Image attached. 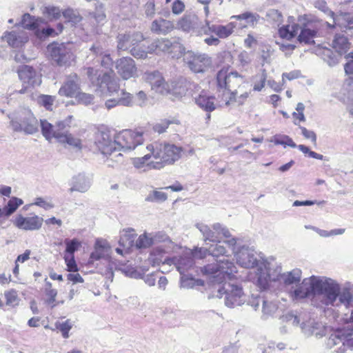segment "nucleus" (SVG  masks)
<instances>
[{
	"instance_id": "1",
	"label": "nucleus",
	"mask_w": 353,
	"mask_h": 353,
	"mask_svg": "<svg viewBox=\"0 0 353 353\" xmlns=\"http://www.w3.org/2000/svg\"><path fill=\"white\" fill-rule=\"evenodd\" d=\"M293 300L299 301L314 295L319 301L317 306L348 307L352 301L353 295L348 288L340 287L339 283L325 276H312L304 279L296 288L290 292Z\"/></svg>"
},
{
	"instance_id": "2",
	"label": "nucleus",
	"mask_w": 353,
	"mask_h": 353,
	"mask_svg": "<svg viewBox=\"0 0 353 353\" xmlns=\"http://www.w3.org/2000/svg\"><path fill=\"white\" fill-rule=\"evenodd\" d=\"M201 274L206 276L212 283H223L217 288L219 298L225 295V304L227 307L233 308L248 303L241 285L227 281L236 278V267L228 259L220 261L216 263L208 264L200 268Z\"/></svg>"
},
{
	"instance_id": "3",
	"label": "nucleus",
	"mask_w": 353,
	"mask_h": 353,
	"mask_svg": "<svg viewBox=\"0 0 353 353\" xmlns=\"http://www.w3.org/2000/svg\"><path fill=\"white\" fill-rule=\"evenodd\" d=\"M143 142V133L131 130H124L118 133L109 130L100 131L95 138V145L103 154H111L116 150L131 151Z\"/></svg>"
},
{
	"instance_id": "4",
	"label": "nucleus",
	"mask_w": 353,
	"mask_h": 353,
	"mask_svg": "<svg viewBox=\"0 0 353 353\" xmlns=\"http://www.w3.org/2000/svg\"><path fill=\"white\" fill-rule=\"evenodd\" d=\"M217 86L223 90L219 94V105L221 107L242 105L249 93L244 92L239 94L236 88L245 82L244 78L236 72H228V69H222L216 74Z\"/></svg>"
},
{
	"instance_id": "5",
	"label": "nucleus",
	"mask_w": 353,
	"mask_h": 353,
	"mask_svg": "<svg viewBox=\"0 0 353 353\" xmlns=\"http://www.w3.org/2000/svg\"><path fill=\"white\" fill-rule=\"evenodd\" d=\"M112 72H107L99 69L89 67L87 68V75L95 91L101 94L114 96L117 94L119 98V104L124 106H132L133 105L132 95L121 90L119 94V80L112 76Z\"/></svg>"
},
{
	"instance_id": "6",
	"label": "nucleus",
	"mask_w": 353,
	"mask_h": 353,
	"mask_svg": "<svg viewBox=\"0 0 353 353\" xmlns=\"http://www.w3.org/2000/svg\"><path fill=\"white\" fill-rule=\"evenodd\" d=\"M157 161L153 166L161 169L167 165H172L182 156L183 148L174 144L165 142H154L145 148Z\"/></svg>"
},
{
	"instance_id": "7",
	"label": "nucleus",
	"mask_w": 353,
	"mask_h": 353,
	"mask_svg": "<svg viewBox=\"0 0 353 353\" xmlns=\"http://www.w3.org/2000/svg\"><path fill=\"white\" fill-rule=\"evenodd\" d=\"M196 228L200 231L205 242L207 241L216 242L221 239V236L225 239L223 243L232 250L237 243V239L232 236L226 227L219 223L213 224L212 227L203 223H198L196 224Z\"/></svg>"
},
{
	"instance_id": "8",
	"label": "nucleus",
	"mask_w": 353,
	"mask_h": 353,
	"mask_svg": "<svg viewBox=\"0 0 353 353\" xmlns=\"http://www.w3.org/2000/svg\"><path fill=\"white\" fill-rule=\"evenodd\" d=\"M248 305L252 307L255 311L261 310V319L267 320L273 317L278 310V304L273 301H269L260 294H252L248 299Z\"/></svg>"
},
{
	"instance_id": "9",
	"label": "nucleus",
	"mask_w": 353,
	"mask_h": 353,
	"mask_svg": "<svg viewBox=\"0 0 353 353\" xmlns=\"http://www.w3.org/2000/svg\"><path fill=\"white\" fill-rule=\"evenodd\" d=\"M51 59L59 65H66L74 59L72 44L52 43L47 47Z\"/></svg>"
},
{
	"instance_id": "10",
	"label": "nucleus",
	"mask_w": 353,
	"mask_h": 353,
	"mask_svg": "<svg viewBox=\"0 0 353 353\" xmlns=\"http://www.w3.org/2000/svg\"><path fill=\"white\" fill-rule=\"evenodd\" d=\"M10 123L14 131H23L27 134H33L37 130V121L36 118L28 111H23L13 115L11 118Z\"/></svg>"
},
{
	"instance_id": "11",
	"label": "nucleus",
	"mask_w": 353,
	"mask_h": 353,
	"mask_svg": "<svg viewBox=\"0 0 353 353\" xmlns=\"http://www.w3.org/2000/svg\"><path fill=\"white\" fill-rule=\"evenodd\" d=\"M184 63L192 72L199 73L210 67L212 59L206 54L188 50L184 54Z\"/></svg>"
},
{
	"instance_id": "12",
	"label": "nucleus",
	"mask_w": 353,
	"mask_h": 353,
	"mask_svg": "<svg viewBox=\"0 0 353 353\" xmlns=\"http://www.w3.org/2000/svg\"><path fill=\"white\" fill-rule=\"evenodd\" d=\"M237 263L245 268H252L263 262L259 259V255L252 248L242 246L235 253Z\"/></svg>"
},
{
	"instance_id": "13",
	"label": "nucleus",
	"mask_w": 353,
	"mask_h": 353,
	"mask_svg": "<svg viewBox=\"0 0 353 353\" xmlns=\"http://www.w3.org/2000/svg\"><path fill=\"white\" fill-rule=\"evenodd\" d=\"M143 79L151 85L152 90L161 94H168L170 91V83L165 82L159 71H148L143 74Z\"/></svg>"
},
{
	"instance_id": "14",
	"label": "nucleus",
	"mask_w": 353,
	"mask_h": 353,
	"mask_svg": "<svg viewBox=\"0 0 353 353\" xmlns=\"http://www.w3.org/2000/svg\"><path fill=\"white\" fill-rule=\"evenodd\" d=\"M118 74L124 80L137 77V68L134 61L130 57H123L116 62Z\"/></svg>"
},
{
	"instance_id": "15",
	"label": "nucleus",
	"mask_w": 353,
	"mask_h": 353,
	"mask_svg": "<svg viewBox=\"0 0 353 353\" xmlns=\"http://www.w3.org/2000/svg\"><path fill=\"white\" fill-rule=\"evenodd\" d=\"M273 279L271 277L268 268L263 261L256 266L254 274L251 273L250 274V279L252 282L262 290H265L270 282L274 281Z\"/></svg>"
},
{
	"instance_id": "16",
	"label": "nucleus",
	"mask_w": 353,
	"mask_h": 353,
	"mask_svg": "<svg viewBox=\"0 0 353 353\" xmlns=\"http://www.w3.org/2000/svg\"><path fill=\"white\" fill-rule=\"evenodd\" d=\"M143 40V35L141 32L120 33L117 36V48L119 50H127Z\"/></svg>"
},
{
	"instance_id": "17",
	"label": "nucleus",
	"mask_w": 353,
	"mask_h": 353,
	"mask_svg": "<svg viewBox=\"0 0 353 353\" xmlns=\"http://www.w3.org/2000/svg\"><path fill=\"white\" fill-rule=\"evenodd\" d=\"M175 264L178 271L181 274V285L183 288H191L193 286L192 279L185 277L184 272L193 265V260L191 256L184 255L180 258H174L172 260Z\"/></svg>"
},
{
	"instance_id": "18",
	"label": "nucleus",
	"mask_w": 353,
	"mask_h": 353,
	"mask_svg": "<svg viewBox=\"0 0 353 353\" xmlns=\"http://www.w3.org/2000/svg\"><path fill=\"white\" fill-rule=\"evenodd\" d=\"M2 39L13 48H21L28 41V33L23 30H14L10 32H6Z\"/></svg>"
},
{
	"instance_id": "19",
	"label": "nucleus",
	"mask_w": 353,
	"mask_h": 353,
	"mask_svg": "<svg viewBox=\"0 0 353 353\" xmlns=\"http://www.w3.org/2000/svg\"><path fill=\"white\" fill-rule=\"evenodd\" d=\"M80 90L79 79L76 74H71L59 90V94L65 97H75Z\"/></svg>"
},
{
	"instance_id": "20",
	"label": "nucleus",
	"mask_w": 353,
	"mask_h": 353,
	"mask_svg": "<svg viewBox=\"0 0 353 353\" xmlns=\"http://www.w3.org/2000/svg\"><path fill=\"white\" fill-rule=\"evenodd\" d=\"M18 74L20 80L26 85V87L38 86L41 83V76L31 66H21L18 70Z\"/></svg>"
},
{
	"instance_id": "21",
	"label": "nucleus",
	"mask_w": 353,
	"mask_h": 353,
	"mask_svg": "<svg viewBox=\"0 0 353 353\" xmlns=\"http://www.w3.org/2000/svg\"><path fill=\"white\" fill-rule=\"evenodd\" d=\"M43 219L37 215L24 217L18 215L14 221V225L19 229L24 230H39L43 223Z\"/></svg>"
},
{
	"instance_id": "22",
	"label": "nucleus",
	"mask_w": 353,
	"mask_h": 353,
	"mask_svg": "<svg viewBox=\"0 0 353 353\" xmlns=\"http://www.w3.org/2000/svg\"><path fill=\"white\" fill-rule=\"evenodd\" d=\"M207 30H204V33L208 34L209 33H214L218 37L221 39H225L230 36L234 28L236 23L234 22H230L225 26L223 25H210L208 21L206 22Z\"/></svg>"
},
{
	"instance_id": "23",
	"label": "nucleus",
	"mask_w": 353,
	"mask_h": 353,
	"mask_svg": "<svg viewBox=\"0 0 353 353\" xmlns=\"http://www.w3.org/2000/svg\"><path fill=\"white\" fill-rule=\"evenodd\" d=\"M92 179L88 176L84 174H78L74 176L70 182V188L69 191L72 192L74 191L79 192L81 193L86 192L90 188Z\"/></svg>"
},
{
	"instance_id": "24",
	"label": "nucleus",
	"mask_w": 353,
	"mask_h": 353,
	"mask_svg": "<svg viewBox=\"0 0 353 353\" xmlns=\"http://www.w3.org/2000/svg\"><path fill=\"white\" fill-rule=\"evenodd\" d=\"M219 97L216 99L213 96H210L204 92L194 98L196 104L207 112H212L217 107H221L219 105Z\"/></svg>"
},
{
	"instance_id": "25",
	"label": "nucleus",
	"mask_w": 353,
	"mask_h": 353,
	"mask_svg": "<svg viewBox=\"0 0 353 353\" xmlns=\"http://www.w3.org/2000/svg\"><path fill=\"white\" fill-rule=\"evenodd\" d=\"M94 248V251L90 254V259L92 261L107 258L110 254L111 248L105 239H97Z\"/></svg>"
},
{
	"instance_id": "26",
	"label": "nucleus",
	"mask_w": 353,
	"mask_h": 353,
	"mask_svg": "<svg viewBox=\"0 0 353 353\" xmlns=\"http://www.w3.org/2000/svg\"><path fill=\"white\" fill-rule=\"evenodd\" d=\"M301 270L296 268L292 271L279 274L276 278L274 277L273 280L283 282L285 285H297L301 281Z\"/></svg>"
},
{
	"instance_id": "27",
	"label": "nucleus",
	"mask_w": 353,
	"mask_h": 353,
	"mask_svg": "<svg viewBox=\"0 0 353 353\" xmlns=\"http://www.w3.org/2000/svg\"><path fill=\"white\" fill-rule=\"evenodd\" d=\"M174 28V24L172 21L161 18L153 21L151 25L152 32L162 34L170 32Z\"/></svg>"
},
{
	"instance_id": "28",
	"label": "nucleus",
	"mask_w": 353,
	"mask_h": 353,
	"mask_svg": "<svg viewBox=\"0 0 353 353\" xmlns=\"http://www.w3.org/2000/svg\"><path fill=\"white\" fill-rule=\"evenodd\" d=\"M310 326H312V329H307L305 323L301 324V328L302 332L306 336L315 335L316 337H322L325 334V330L324 326L319 322L314 321V320H309Z\"/></svg>"
},
{
	"instance_id": "29",
	"label": "nucleus",
	"mask_w": 353,
	"mask_h": 353,
	"mask_svg": "<svg viewBox=\"0 0 353 353\" xmlns=\"http://www.w3.org/2000/svg\"><path fill=\"white\" fill-rule=\"evenodd\" d=\"M198 21L199 19L195 14H187L178 21L176 28L185 32H190L197 26Z\"/></svg>"
},
{
	"instance_id": "30",
	"label": "nucleus",
	"mask_w": 353,
	"mask_h": 353,
	"mask_svg": "<svg viewBox=\"0 0 353 353\" xmlns=\"http://www.w3.org/2000/svg\"><path fill=\"white\" fill-rule=\"evenodd\" d=\"M333 19L334 26H339L340 28H345L348 29H353V17L349 13H340L331 17Z\"/></svg>"
},
{
	"instance_id": "31",
	"label": "nucleus",
	"mask_w": 353,
	"mask_h": 353,
	"mask_svg": "<svg viewBox=\"0 0 353 353\" xmlns=\"http://www.w3.org/2000/svg\"><path fill=\"white\" fill-rule=\"evenodd\" d=\"M152 157L150 152L145 154L142 157H135L132 159L133 165L137 169H143L145 171L150 169H156L153 165L155 161H149Z\"/></svg>"
},
{
	"instance_id": "32",
	"label": "nucleus",
	"mask_w": 353,
	"mask_h": 353,
	"mask_svg": "<svg viewBox=\"0 0 353 353\" xmlns=\"http://www.w3.org/2000/svg\"><path fill=\"white\" fill-rule=\"evenodd\" d=\"M172 42L168 39H158L149 45V52L157 54L159 52L168 53L172 46Z\"/></svg>"
},
{
	"instance_id": "33",
	"label": "nucleus",
	"mask_w": 353,
	"mask_h": 353,
	"mask_svg": "<svg viewBox=\"0 0 353 353\" xmlns=\"http://www.w3.org/2000/svg\"><path fill=\"white\" fill-rule=\"evenodd\" d=\"M350 45L347 39L341 34H336L332 44V48L339 54L346 53L350 48Z\"/></svg>"
},
{
	"instance_id": "34",
	"label": "nucleus",
	"mask_w": 353,
	"mask_h": 353,
	"mask_svg": "<svg viewBox=\"0 0 353 353\" xmlns=\"http://www.w3.org/2000/svg\"><path fill=\"white\" fill-rule=\"evenodd\" d=\"M57 140L61 143H68L69 145L78 150H81L82 148L81 141L68 132L57 134Z\"/></svg>"
},
{
	"instance_id": "35",
	"label": "nucleus",
	"mask_w": 353,
	"mask_h": 353,
	"mask_svg": "<svg viewBox=\"0 0 353 353\" xmlns=\"http://www.w3.org/2000/svg\"><path fill=\"white\" fill-rule=\"evenodd\" d=\"M136 234L134 230L131 228L123 230L121 232V237L119 239V245L122 246L125 250H129L132 247Z\"/></svg>"
},
{
	"instance_id": "36",
	"label": "nucleus",
	"mask_w": 353,
	"mask_h": 353,
	"mask_svg": "<svg viewBox=\"0 0 353 353\" xmlns=\"http://www.w3.org/2000/svg\"><path fill=\"white\" fill-rule=\"evenodd\" d=\"M268 74L265 69H262L259 72L252 77L251 82L253 90L261 92L265 87L267 81Z\"/></svg>"
},
{
	"instance_id": "37",
	"label": "nucleus",
	"mask_w": 353,
	"mask_h": 353,
	"mask_svg": "<svg viewBox=\"0 0 353 353\" xmlns=\"http://www.w3.org/2000/svg\"><path fill=\"white\" fill-rule=\"evenodd\" d=\"M299 30L300 27L298 24H288L280 28L279 34L281 38L290 40L297 34Z\"/></svg>"
},
{
	"instance_id": "38",
	"label": "nucleus",
	"mask_w": 353,
	"mask_h": 353,
	"mask_svg": "<svg viewBox=\"0 0 353 353\" xmlns=\"http://www.w3.org/2000/svg\"><path fill=\"white\" fill-rule=\"evenodd\" d=\"M43 22V19L39 18L35 19L28 13L23 14L21 20V24L24 28L35 31Z\"/></svg>"
},
{
	"instance_id": "39",
	"label": "nucleus",
	"mask_w": 353,
	"mask_h": 353,
	"mask_svg": "<svg viewBox=\"0 0 353 353\" xmlns=\"http://www.w3.org/2000/svg\"><path fill=\"white\" fill-rule=\"evenodd\" d=\"M41 127L43 135L48 140H50L53 137L57 139V134L60 133L59 130H55L54 125L46 120L41 121Z\"/></svg>"
},
{
	"instance_id": "40",
	"label": "nucleus",
	"mask_w": 353,
	"mask_h": 353,
	"mask_svg": "<svg viewBox=\"0 0 353 353\" xmlns=\"http://www.w3.org/2000/svg\"><path fill=\"white\" fill-rule=\"evenodd\" d=\"M170 91L168 94H172L176 97H181L184 95L188 90L187 83L183 80L177 82H172L170 83Z\"/></svg>"
},
{
	"instance_id": "41",
	"label": "nucleus",
	"mask_w": 353,
	"mask_h": 353,
	"mask_svg": "<svg viewBox=\"0 0 353 353\" xmlns=\"http://www.w3.org/2000/svg\"><path fill=\"white\" fill-rule=\"evenodd\" d=\"M170 260L163 259V252L162 250H154L148 258V261L152 266L159 265L161 263H168Z\"/></svg>"
},
{
	"instance_id": "42",
	"label": "nucleus",
	"mask_w": 353,
	"mask_h": 353,
	"mask_svg": "<svg viewBox=\"0 0 353 353\" xmlns=\"http://www.w3.org/2000/svg\"><path fill=\"white\" fill-rule=\"evenodd\" d=\"M214 243H215L212 244L208 247L209 255L218 257L219 256H223L227 254V250L220 241V239Z\"/></svg>"
},
{
	"instance_id": "43",
	"label": "nucleus",
	"mask_w": 353,
	"mask_h": 353,
	"mask_svg": "<svg viewBox=\"0 0 353 353\" xmlns=\"http://www.w3.org/2000/svg\"><path fill=\"white\" fill-rule=\"evenodd\" d=\"M56 97L48 94H41L38 96L37 101L38 104L44 107L47 110H52L55 102Z\"/></svg>"
},
{
	"instance_id": "44",
	"label": "nucleus",
	"mask_w": 353,
	"mask_h": 353,
	"mask_svg": "<svg viewBox=\"0 0 353 353\" xmlns=\"http://www.w3.org/2000/svg\"><path fill=\"white\" fill-rule=\"evenodd\" d=\"M23 200L17 197L11 198L8 202L7 205L2 209L3 215L10 216L14 213L19 206L23 204Z\"/></svg>"
},
{
	"instance_id": "45",
	"label": "nucleus",
	"mask_w": 353,
	"mask_h": 353,
	"mask_svg": "<svg viewBox=\"0 0 353 353\" xmlns=\"http://www.w3.org/2000/svg\"><path fill=\"white\" fill-rule=\"evenodd\" d=\"M271 141L274 142L275 145H281L284 148L290 146L291 148H296V144L293 140L287 135L276 134L272 138Z\"/></svg>"
},
{
	"instance_id": "46",
	"label": "nucleus",
	"mask_w": 353,
	"mask_h": 353,
	"mask_svg": "<svg viewBox=\"0 0 353 353\" xmlns=\"http://www.w3.org/2000/svg\"><path fill=\"white\" fill-rule=\"evenodd\" d=\"M62 14L65 21L71 23L72 25L77 24L82 19V17L77 10L70 8L65 10Z\"/></svg>"
},
{
	"instance_id": "47",
	"label": "nucleus",
	"mask_w": 353,
	"mask_h": 353,
	"mask_svg": "<svg viewBox=\"0 0 353 353\" xmlns=\"http://www.w3.org/2000/svg\"><path fill=\"white\" fill-rule=\"evenodd\" d=\"M316 32L307 28L301 30L299 35V41L305 43H311L314 42V38L316 37Z\"/></svg>"
},
{
	"instance_id": "48",
	"label": "nucleus",
	"mask_w": 353,
	"mask_h": 353,
	"mask_svg": "<svg viewBox=\"0 0 353 353\" xmlns=\"http://www.w3.org/2000/svg\"><path fill=\"white\" fill-rule=\"evenodd\" d=\"M131 54L137 59H145L148 57V54L152 52H149V45L145 47V46H139V43L130 49Z\"/></svg>"
},
{
	"instance_id": "49",
	"label": "nucleus",
	"mask_w": 353,
	"mask_h": 353,
	"mask_svg": "<svg viewBox=\"0 0 353 353\" xmlns=\"http://www.w3.org/2000/svg\"><path fill=\"white\" fill-rule=\"evenodd\" d=\"M153 245L150 233H144L139 236L135 243L137 248H147Z\"/></svg>"
},
{
	"instance_id": "50",
	"label": "nucleus",
	"mask_w": 353,
	"mask_h": 353,
	"mask_svg": "<svg viewBox=\"0 0 353 353\" xmlns=\"http://www.w3.org/2000/svg\"><path fill=\"white\" fill-rule=\"evenodd\" d=\"M185 52V48L183 45L176 41L172 42V46L168 52V53L171 54L172 57L174 59H179L182 56L184 58V54Z\"/></svg>"
},
{
	"instance_id": "51",
	"label": "nucleus",
	"mask_w": 353,
	"mask_h": 353,
	"mask_svg": "<svg viewBox=\"0 0 353 353\" xmlns=\"http://www.w3.org/2000/svg\"><path fill=\"white\" fill-rule=\"evenodd\" d=\"M72 323L70 319H67L64 321H57L55 323V327L59 330L64 339L69 338V332L72 327Z\"/></svg>"
},
{
	"instance_id": "52",
	"label": "nucleus",
	"mask_w": 353,
	"mask_h": 353,
	"mask_svg": "<svg viewBox=\"0 0 353 353\" xmlns=\"http://www.w3.org/2000/svg\"><path fill=\"white\" fill-rule=\"evenodd\" d=\"M230 19H235L237 20H246L248 23L254 25L258 21L259 16L256 13L245 12L239 15H233L230 17Z\"/></svg>"
},
{
	"instance_id": "53",
	"label": "nucleus",
	"mask_w": 353,
	"mask_h": 353,
	"mask_svg": "<svg viewBox=\"0 0 353 353\" xmlns=\"http://www.w3.org/2000/svg\"><path fill=\"white\" fill-rule=\"evenodd\" d=\"M323 55L324 60L327 64L332 66L339 63L341 54H335L330 49L325 48L323 50Z\"/></svg>"
},
{
	"instance_id": "54",
	"label": "nucleus",
	"mask_w": 353,
	"mask_h": 353,
	"mask_svg": "<svg viewBox=\"0 0 353 353\" xmlns=\"http://www.w3.org/2000/svg\"><path fill=\"white\" fill-rule=\"evenodd\" d=\"M167 199L168 196L165 192L155 190L148 194L145 201L149 202H163Z\"/></svg>"
},
{
	"instance_id": "55",
	"label": "nucleus",
	"mask_w": 353,
	"mask_h": 353,
	"mask_svg": "<svg viewBox=\"0 0 353 353\" xmlns=\"http://www.w3.org/2000/svg\"><path fill=\"white\" fill-rule=\"evenodd\" d=\"M4 296L6 298V305L14 306L19 304V298L18 296L17 292L15 290L11 289L5 291Z\"/></svg>"
},
{
	"instance_id": "56",
	"label": "nucleus",
	"mask_w": 353,
	"mask_h": 353,
	"mask_svg": "<svg viewBox=\"0 0 353 353\" xmlns=\"http://www.w3.org/2000/svg\"><path fill=\"white\" fill-rule=\"evenodd\" d=\"M311 228L322 237L343 234L345 231L344 228L334 229L330 231L321 230L316 227H311Z\"/></svg>"
},
{
	"instance_id": "57",
	"label": "nucleus",
	"mask_w": 353,
	"mask_h": 353,
	"mask_svg": "<svg viewBox=\"0 0 353 353\" xmlns=\"http://www.w3.org/2000/svg\"><path fill=\"white\" fill-rule=\"evenodd\" d=\"M268 19L275 23L276 26H279L283 21V15L277 10L272 9L270 10L266 14Z\"/></svg>"
},
{
	"instance_id": "58",
	"label": "nucleus",
	"mask_w": 353,
	"mask_h": 353,
	"mask_svg": "<svg viewBox=\"0 0 353 353\" xmlns=\"http://www.w3.org/2000/svg\"><path fill=\"white\" fill-rule=\"evenodd\" d=\"M65 244L66 245V255H74V252L77 250L81 245V243L76 239L72 240L65 239Z\"/></svg>"
},
{
	"instance_id": "59",
	"label": "nucleus",
	"mask_w": 353,
	"mask_h": 353,
	"mask_svg": "<svg viewBox=\"0 0 353 353\" xmlns=\"http://www.w3.org/2000/svg\"><path fill=\"white\" fill-rule=\"evenodd\" d=\"M77 101L84 105H89L93 102L94 97L90 94L79 92L75 97Z\"/></svg>"
},
{
	"instance_id": "60",
	"label": "nucleus",
	"mask_w": 353,
	"mask_h": 353,
	"mask_svg": "<svg viewBox=\"0 0 353 353\" xmlns=\"http://www.w3.org/2000/svg\"><path fill=\"white\" fill-rule=\"evenodd\" d=\"M35 34L37 37L41 39H46L50 36H54L57 34V33H55V30L53 28L49 27L43 28L41 30L38 28L35 32Z\"/></svg>"
},
{
	"instance_id": "61",
	"label": "nucleus",
	"mask_w": 353,
	"mask_h": 353,
	"mask_svg": "<svg viewBox=\"0 0 353 353\" xmlns=\"http://www.w3.org/2000/svg\"><path fill=\"white\" fill-rule=\"evenodd\" d=\"M344 335L342 334L341 331H337L332 334L328 340V344L330 345H336L341 343L343 345V339Z\"/></svg>"
},
{
	"instance_id": "62",
	"label": "nucleus",
	"mask_w": 353,
	"mask_h": 353,
	"mask_svg": "<svg viewBox=\"0 0 353 353\" xmlns=\"http://www.w3.org/2000/svg\"><path fill=\"white\" fill-rule=\"evenodd\" d=\"M64 259L69 272H78V268L74 261V255H65Z\"/></svg>"
},
{
	"instance_id": "63",
	"label": "nucleus",
	"mask_w": 353,
	"mask_h": 353,
	"mask_svg": "<svg viewBox=\"0 0 353 353\" xmlns=\"http://www.w3.org/2000/svg\"><path fill=\"white\" fill-rule=\"evenodd\" d=\"M347 62L344 66L345 72L347 74H353V52H350L345 57Z\"/></svg>"
},
{
	"instance_id": "64",
	"label": "nucleus",
	"mask_w": 353,
	"mask_h": 353,
	"mask_svg": "<svg viewBox=\"0 0 353 353\" xmlns=\"http://www.w3.org/2000/svg\"><path fill=\"white\" fill-rule=\"evenodd\" d=\"M345 103L347 105L349 113L353 116V85L352 89L348 92Z\"/></svg>"
}]
</instances>
